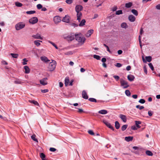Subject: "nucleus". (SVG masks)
<instances>
[{"label": "nucleus", "mask_w": 160, "mask_h": 160, "mask_svg": "<svg viewBox=\"0 0 160 160\" xmlns=\"http://www.w3.org/2000/svg\"><path fill=\"white\" fill-rule=\"evenodd\" d=\"M76 40L80 45H82L86 40L85 38L81 33L76 34L75 35Z\"/></svg>", "instance_id": "f257e3e1"}, {"label": "nucleus", "mask_w": 160, "mask_h": 160, "mask_svg": "<svg viewBox=\"0 0 160 160\" xmlns=\"http://www.w3.org/2000/svg\"><path fill=\"white\" fill-rule=\"evenodd\" d=\"M146 153L147 155L149 156H152L153 155V154L152 152L149 150L146 151Z\"/></svg>", "instance_id": "bb28decb"}, {"label": "nucleus", "mask_w": 160, "mask_h": 160, "mask_svg": "<svg viewBox=\"0 0 160 160\" xmlns=\"http://www.w3.org/2000/svg\"><path fill=\"white\" fill-rule=\"evenodd\" d=\"M73 0H67L66 2L68 4H70L72 2Z\"/></svg>", "instance_id": "6e6d98bb"}, {"label": "nucleus", "mask_w": 160, "mask_h": 160, "mask_svg": "<svg viewBox=\"0 0 160 160\" xmlns=\"http://www.w3.org/2000/svg\"><path fill=\"white\" fill-rule=\"evenodd\" d=\"M122 66V64L119 63H117L116 65V67L118 68L120 67H121Z\"/></svg>", "instance_id": "0e129e2a"}, {"label": "nucleus", "mask_w": 160, "mask_h": 160, "mask_svg": "<svg viewBox=\"0 0 160 160\" xmlns=\"http://www.w3.org/2000/svg\"><path fill=\"white\" fill-rule=\"evenodd\" d=\"M41 91L42 93H46L48 92V89L41 90Z\"/></svg>", "instance_id": "680f3d73"}, {"label": "nucleus", "mask_w": 160, "mask_h": 160, "mask_svg": "<svg viewBox=\"0 0 160 160\" xmlns=\"http://www.w3.org/2000/svg\"><path fill=\"white\" fill-rule=\"evenodd\" d=\"M125 93L127 96H130L131 95V93L128 90H127L125 91Z\"/></svg>", "instance_id": "f704fd0d"}, {"label": "nucleus", "mask_w": 160, "mask_h": 160, "mask_svg": "<svg viewBox=\"0 0 160 160\" xmlns=\"http://www.w3.org/2000/svg\"><path fill=\"white\" fill-rule=\"evenodd\" d=\"M93 29H90L88 30L85 34V36L87 37H89L93 33Z\"/></svg>", "instance_id": "9d476101"}, {"label": "nucleus", "mask_w": 160, "mask_h": 160, "mask_svg": "<svg viewBox=\"0 0 160 160\" xmlns=\"http://www.w3.org/2000/svg\"><path fill=\"white\" fill-rule=\"evenodd\" d=\"M88 132L90 135H94V132L92 130H88Z\"/></svg>", "instance_id": "09e8293b"}, {"label": "nucleus", "mask_w": 160, "mask_h": 160, "mask_svg": "<svg viewBox=\"0 0 160 160\" xmlns=\"http://www.w3.org/2000/svg\"><path fill=\"white\" fill-rule=\"evenodd\" d=\"M122 13V11L121 10H118L116 12L117 15H119Z\"/></svg>", "instance_id": "3c124183"}, {"label": "nucleus", "mask_w": 160, "mask_h": 160, "mask_svg": "<svg viewBox=\"0 0 160 160\" xmlns=\"http://www.w3.org/2000/svg\"><path fill=\"white\" fill-rule=\"evenodd\" d=\"M37 7L38 9H40L42 8V6L40 4H38L37 5Z\"/></svg>", "instance_id": "a18cd8bd"}, {"label": "nucleus", "mask_w": 160, "mask_h": 160, "mask_svg": "<svg viewBox=\"0 0 160 160\" xmlns=\"http://www.w3.org/2000/svg\"><path fill=\"white\" fill-rule=\"evenodd\" d=\"M83 8L82 7L81 5H77L75 7V10L77 12H80Z\"/></svg>", "instance_id": "1a4fd4ad"}, {"label": "nucleus", "mask_w": 160, "mask_h": 160, "mask_svg": "<svg viewBox=\"0 0 160 160\" xmlns=\"http://www.w3.org/2000/svg\"><path fill=\"white\" fill-rule=\"evenodd\" d=\"M15 5L16 6L18 7H21L22 5V3L18 2H16L15 3Z\"/></svg>", "instance_id": "c85d7f7f"}, {"label": "nucleus", "mask_w": 160, "mask_h": 160, "mask_svg": "<svg viewBox=\"0 0 160 160\" xmlns=\"http://www.w3.org/2000/svg\"><path fill=\"white\" fill-rule=\"evenodd\" d=\"M48 42L52 44L56 49H58V47L54 43L50 41H48Z\"/></svg>", "instance_id": "7c9ffc66"}, {"label": "nucleus", "mask_w": 160, "mask_h": 160, "mask_svg": "<svg viewBox=\"0 0 160 160\" xmlns=\"http://www.w3.org/2000/svg\"><path fill=\"white\" fill-rule=\"evenodd\" d=\"M52 62H50L48 66V70L50 71H53L55 68L56 63L55 61L52 60Z\"/></svg>", "instance_id": "f03ea898"}, {"label": "nucleus", "mask_w": 160, "mask_h": 160, "mask_svg": "<svg viewBox=\"0 0 160 160\" xmlns=\"http://www.w3.org/2000/svg\"><path fill=\"white\" fill-rule=\"evenodd\" d=\"M70 82L69 78L68 77H66L65 79V86H67L69 85Z\"/></svg>", "instance_id": "f3484780"}, {"label": "nucleus", "mask_w": 160, "mask_h": 160, "mask_svg": "<svg viewBox=\"0 0 160 160\" xmlns=\"http://www.w3.org/2000/svg\"><path fill=\"white\" fill-rule=\"evenodd\" d=\"M23 62H22V64L23 65H26L27 64V62L28 61L27 60L26 58H24L23 59Z\"/></svg>", "instance_id": "864d4df0"}, {"label": "nucleus", "mask_w": 160, "mask_h": 160, "mask_svg": "<svg viewBox=\"0 0 160 160\" xmlns=\"http://www.w3.org/2000/svg\"><path fill=\"white\" fill-rule=\"evenodd\" d=\"M14 83L17 84H20L22 83V82L19 80H16L14 81Z\"/></svg>", "instance_id": "79ce46f5"}, {"label": "nucleus", "mask_w": 160, "mask_h": 160, "mask_svg": "<svg viewBox=\"0 0 160 160\" xmlns=\"http://www.w3.org/2000/svg\"><path fill=\"white\" fill-rule=\"evenodd\" d=\"M122 52V50H119L118 51V54H119V55H120L121 54Z\"/></svg>", "instance_id": "774afa93"}, {"label": "nucleus", "mask_w": 160, "mask_h": 160, "mask_svg": "<svg viewBox=\"0 0 160 160\" xmlns=\"http://www.w3.org/2000/svg\"><path fill=\"white\" fill-rule=\"evenodd\" d=\"M38 21H29L30 23L34 24L37 23Z\"/></svg>", "instance_id": "c03bdc74"}, {"label": "nucleus", "mask_w": 160, "mask_h": 160, "mask_svg": "<svg viewBox=\"0 0 160 160\" xmlns=\"http://www.w3.org/2000/svg\"><path fill=\"white\" fill-rule=\"evenodd\" d=\"M82 98L85 99H88V98L87 93L84 90L82 92Z\"/></svg>", "instance_id": "ddd939ff"}, {"label": "nucleus", "mask_w": 160, "mask_h": 160, "mask_svg": "<svg viewBox=\"0 0 160 160\" xmlns=\"http://www.w3.org/2000/svg\"><path fill=\"white\" fill-rule=\"evenodd\" d=\"M131 129L133 130H136L137 129V128L135 126H132L131 127Z\"/></svg>", "instance_id": "69168bd1"}, {"label": "nucleus", "mask_w": 160, "mask_h": 160, "mask_svg": "<svg viewBox=\"0 0 160 160\" xmlns=\"http://www.w3.org/2000/svg\"><path fill=\"white\" fill-rule=\"evenodd\" d=\"M133 137H125V139L127 142H129L132 140Z\"/></svg>", "instance_id": "aec40b11"}, {"label": "nucleus", "mask_w": 160, "mask_h": 160, "mask_svg": "<svg viewBox=\"0 0 160 160\" xmlns=\"http://www.w3.org/2000/svg\"><path fill=\"white\" fill-rule=\"evenodd\" d=\"M115 127L117 129H118L120 127V124L119 122L117 121L115 122Z\"/></svg>", "instance_id": "b1692460"}, {"label": "nucleus", "mask_w": 160, "mask_h": 160, "mask_svg": "<svg viewBox=\"0 0 160 160\" xmlns=\"http://www.w3.org/2000/svg\"><path fill=\"white\" fill-rule=\"evenodd\" d=\"M29 102L30 103H33L35 105H37V106H39V105L38 103V102H37L36 101H35V100H29Z\"/></svg>", "instance_id": "4be33fe9"}, {"label": "nucleus", "mask_w": 160, "mask_h": 160, "mask_svg": "<svg viewBox=\"0 0 160 160\" xmlns=\"http://www.w3.org/2000/svg\"><path fill=\"white\" fill-rule=\"evenodd\" d=\"M138 102L140 103L143 104L145 102V101L144 99H141Z\"/></svg>", "instance_id": "8fccbe9b"}, {"label": "nucleus", "mask_w": 160, "mask_h": 160, "mask_svg": "<svg viewBox=\"0 0 160 160\" xmlns=\"http://www.w3.org/2000/svg\"><path fill=\"white\" fill-rule=\"evenodd\" d=\"M131 11L136 16L138 15V11L135 9H132Z\"/></svg>", "instance_id": "473e14b6"}, {"label": "nucleus", "mask_w": 160, "mask_h": 160, "mask_svg": "<svg viewBox=\"0 0 160 160\" xmlns=\"http://www.w3.org/2000/svg\"><path fill=\"white\" fill-rule=\"evenodd\" d=\"M119 118L122 120V121L125 122L127 121V118L126 116L124 115L121 114L119 116Z\"/></svg>", "instance_id": "9b49d317"}, {"label": "nucleus", "mask_w": 160, "mask_h": 160, "mask_svg": "<svg viewBox=\"0 0 160 160\" xmlns=\"http://www.w3.org/2000/svg\"><path fill=\"white\" fill-rule=\"evenodd\" d=\"M157 9L160 10V4H158L156 6Z\"/></svg>", "instance_id": "338daca9"}, {"label": "nucleus", "mask_w": 160, "mask_h": 160, "mask_svg": "<svg viewBox=\"0 0 160 160\" xmlns=\"http://www.w3.org/2000/svg\"><path fill=\"white\" fill-rule=\"evenodd\" d=\"M70 19V17L68 15H66L63 18L62 20H69Z\"/></svg>", "instance_id": "2f4dec72"}, {"label": "nucleus", "mask_w": 160, "mask_h": 160, "mask_svg": "<svg viewBox=\"0 0 160 160\" xmlns=\"http://www.w3.org/2000/svg\"><path fill=\"white\" fill-rule=\"evenodd\" d=\"M145 58L148 62H150L152 60V57L151 56H146L145 57Z\"/></svg>", "instance_id": "393cba45"}, {"label": "nucleus", "mask_w": 160, "mask_h": 160, "mask_svg": "<svg viewBox=\"0 0 160 160\" xmlns=\"http://www.w3.org/2000/svg\"><path fill=\"white\" fill-rule=\"evenodd\" d=\"M89 100L92 102H97L96 100L94 98H89Z\"/></svg>", "instance_id": "603ef678"}, {"label": "nucleus", "mask_w": 160, "mask_h": 160, "mask_svg": "<svg viewBox=\"0 0 160 160\" xmlns=\"http://www.w3.org/2000/svg\"><path fill=\"white\" fill-rule=\"evenodd\" d=\"M132 3L131 2H129L128 3H127L125 4V7L127 8H129L131 7L132 5Z\"/></svg>", "instance_id": "a878e982"}, {"label": "nucleus", "mask_w": 160, "mask_h": 160, "mask_svg": "<svg viewBox=\"0 0 160 160\" xmlns=\"http://www.w3.org/2000/svg\"><path fill=\"white\" fill-rule=\"evenodd\" d=\"M93 58L97 60H99L100 58V56L96 55H93Z\"/></svg>", "instance_id": "37998d69"}, {"label": "nucleus", "mask_w": 160, "mask_h": 160, "mask_svg": "<svg viewBox=\"0 0 160 160\" xmlns=\"http://www.w3.org/2000/svg\"><path fill=\"white\" fill-rule=\"evenodd\" d=\"M135 124L137 127L138 128H140L141 126L139 125L141 123V122L138 121H135Z\"/></svg>", "instance_id": "5701e85b"}, {"label": "nucleus", "mask_w": 160, "mask_h": 160, "mask_svg": "<svg viewBox=\"0 0 160 160\" xmlns=\"http://www.w3.org/2000/svg\"><path fill=\"white\" fill-rule=\"evenodd\" d=\"M75 38V36L73 34L69 35L66 37H64V38L68 41H72Z\"/></svg>", "instance_id": "39448f33"}, {"label": "nucleus", "mask_w": 160, "mask_h": 160, "mask_svg": "<svg viewBox=\"0 0 160 160\" xmlns=\"http://www.w3.org/2000/svg\"><path fill=\"white\" fill-rule=\"evenodd\" d=\"M40 157L42 159H45V155L43 153H41L40 154Z\"/></svg>", "instance_id": "58836bf2"}, {"label": "nucleus", "mask_w": 160, "mask_h": 160, "mask_svg": "<svg viewBox=\"0 0 160 160\" xmlns=\"http://www.w3.org/2000/svg\"><path fill=\"white\" fill-rule=\"evenodd\" d=\"M121 27L123 28H128V26L125 22H123L121 24Z\"/></svg>", "instance_id": "412c9836"}, {"label": "nucleus", "mask_w": 160, "mask_h": 160, "mask_svg": "<svg viewBox=\"0 0 160 160\" xmlns=\"http://www.w3.org/2000/svg\"><path fill=\"white\" fill-rule=\"evenodd\" d=\"M47 78H45L40 80V82L41 84L43 85H47Z\"/></svg>", "instance_id": "6e6552de"}, {"label": "nucleus", "mask_w": 160, "mask_h": 160, "mask_svg": "<svg viewBox=\"0 0 160 160\" xmlns=\"http://www.w3.org/2000/svg\"><path fill=\"white\" fill-rule=\"evenodd\" d=\"M32 37L34 39H40L41 40H42L43 39L41 35L38 33L36 34L33 35H32Z\"/></svg>", "instance_id": "423d86ee"}, {"label": "nucleus", "mask_w": 160, "mask_h": 160, "mask_svg": "<svg viewBox=\"0 0 160 160\" xmlns=\"http://www.w3.org/2000/svg\"><path fill=\"white\" fill-rule=\"evenodd\" d=\"M25 24L23 22H20L17 24L15 26L16 29L17 30H19L23 28L25 26Z\"/></svg>", "instance_id": "7ed1b4c3"}, {"label": "nucleus", "mask_w": 160, "mask_h": 160, "mask_svg": "<svg viewBox=\"0 0 160 160\" xmlns=\"http://www.w3.org/2000/svg\"><path fill=\"white\" fill-rule=\"evenodd\" d=\"M11 55L12 57L14 58H17L18 56V55L17 54H14L12 53L11 54Z\"/></svg>", "instance_id": "c9c22d12"}, {"label": "nucleus", "mask_w": 160, "mask_h": 160, "mask_svg": "<svg viewBox=\"0 0 160 160\" xmlns=\"http://www.w3.org/2000/svg\"><path fill=\"white\" fill-rule=\"evenodd\" d=\"M77 20H80L81 17L82 16V13L81 12H77Z\"/></svg>", "instance_id": "6ab92c4d"}, {"label": "nucleus", "mask_w": 160, "mask_h": 160, "mask_svg": "<svg viewBox=\"0 0 160 160\" xmlns=\"http://www.w3.org/2000/svg\"><path fill=\"white\" fill-rule=\"evenodd\" d=\"M153 113L152 111H149L148 112V114L149 116H151Z\"/></svg>", "instance_id": "5fc2aeb1"}, {"label": "nucleus", "mask_w": 160, "mask_h": 160, "mask_svg": "<svg viewBox=\"0 0 160 160\" xmlns=\"http://www.w3.org/2000/svg\"><path fill=\"white\" fill-rule=\"evenodd\" d=\"M139 43L140 44V46L141 47V48L142 46L141 45V39L140 35H139Z\"/></svg>", "instance_id": "e2e57ef3"}, {"label": "nucleus", "mask_w": 160, "mask_h": 160, "mask_svg": "<svg viewBox=\"0 0 160 160\" xmlns=\"http://www.w3.org/2000/svg\"><path fill=\"white\" fill-rule=\"evenodd\" d=\"M5 22L2 21H0V27H3L5 26Z\"/></svg>", "instance_id": "e433bc0d"}, {"label": "nucleus", "mask_w": 160, "mask_h": 160, "mask_svg": "<svg viewBox=\"0 0 160 160\" xmlns=\"http://www.w3.org/2000/svg\"><path fill=\"white\" fill-rule=\"evenodd\" d=\"M35 13V11L33 10V11H27L26 12V13L28 14H31L33 13Z\"/></svg>", "instance_id": "72a5a7b5"}, {"label": "nucleus", "mask_w": 160, "mask_h": 160, "mask_svg": "<svg viewBox=\"0 0 160 160\" xmlns=\"http://www.w3.org/2000/svg\"><path fill=\"white\" fill-rule=\"evenodd\" d=\"M41 60L45 62H47L50 61V60H48L47 57L45 56H42L40 58Z\"/></svg>", "instance_id": "f8f14e48"}, {"label": "nucleus", "mask_w": 160, "mask_h": 160, "mask_svg": "<svg viewBox=\"0 0 160 160\" xmlns=\"http://www.w3.org/2000/svg\"><path fill=\"white\" fill-rule=\"evenodd\" d=\"M24 68L25 69L24 72L25 73H28L30 72V69L28 66H24Z\"/></svg>", "instance_id": "2eb2a0df"}, {"label": "nucleus", "mask_w": 160, "mask_h": 160, "mask_svg": "<svg viewBox=\"0 0 160 160\" xmlns=\"http://www.w3.org/2000/svg\"><path fill=\"white\" fill-rule=\"evenodd\" d=\"M144 72L147 74L148 73L147 70L146 66H144L143 67Z\"/></svg>", "instance_id": "13d9d810"}, {"label": "nucleus", "mask_w": 160, "mask_h": 160, "mask_svg": "<svg viewBox=\"0 0 160 160\" xmlns=\"http://www.w3.org/2000/svg\"><path fill=\"white\" fill-rule=\"evenodd\" d=\"M129 20H135V18L133 15H130L128 17Z\"/></svg>", "instance_id": "cd10ccee"}, {"label": "nucleus", "mask_w": 160, "mask_h": 160, "mask_svg": "<svg viewBox=\"0 0 160 160\" xmlns=\"http://www.w3.org/2000/svg\"><path fill=\"white\" fill-rule=\"evenodd\" d=\"M114 78L117 80V81H118L119 80V77L118 76H116V75H114L113 76V77Z\"/></svg>", "instance_id": "052dcab7"}, {"label": "nucleus", "mask_w": 160, "mask_h": 160, "mask_svg": "<svg viewBox=\"0 0 160 160\" xmlns=\"http://www.w3.org/2000/svg\"><path fill=\"white\" fill-rule=\"evenodd\" d=\"M128 79L130 81H132L134 80L135 77L134 76L132 75H129L128 76Z\"/></svg>", "instance_id": "4468645a"}, {"label": "nucleus", "mask_w": 160, "mask_h": 160, "mask_svg": "<svg viewBox=\"0 0 160 160\" xmlns=\"http://www.w3.org/2000/svg\"><path fill=\"white\" fill-rule=\"evenodd\" d=\"M120 82L121 86L123 88H127L129 86L128 82L122 79H120Z\"/></svg>", "instance_id": "20e7f679"}, {"label": "nucleus", "mask_w": 160, "mask_h": 160, "mask_svg": "<svg viewBox=\"0 0 160 160\" xmlns=\"http://www.w3.org/2000/svg\"><path fill=\"white\" fill-rule=\"evenodd\" d=\"M103 122L108 128H110L112 130H114V129L113 127L112 126L111 124L108 122V121H106L105 120H103Z\"/></svg>", "instance_id": "0eeeda50"}, {"label": "nucleus", "mask_w": 160, "mask_h": 160, "mask_svg": "<svg viewBox=\"0 0 160 160\" xmlns=\"http://www.w3.org/2000/svg\"><path fill=\"white\" fill-rule=\"evenodd\" d=\"M98 112L102 114H106L108 113V111L106 110L103 109L99 111Z\"/></svg>", "instance_id": "dca6fc26"}, {"label": "nucleus", "mask_w": 160, "mask_h": 160, "mask_svg": "<svg viewBox=\"0 0 160 160\" xmlns=\"http://www.w3.org/2000/svg\"><path fill=\"white\" fill-rule=\"evenodd\" d=\"M42 42V41L37 40H35L34 41V44L36 46H39L40 45V43L39 42Z\"/></svg>", "instance_id": "a211bd4d"}, {"label": "nucleus", "mask_w": 160, "mask_h": 160, "mask_svg": "<svg viewBox=\"0 0 160 160\" xmlns=\"http://www.w3.org/2000/svg\"><path fill=\"white\" fill-rule=\"evenodd\" d=\"M136 108H139L140 110H141L144 108V107L142 106H140L139 105H137L136 106Z\"/></svg>", "instance_id": "49530a36"}, {"label": "nucleus", "mask_w": 160, "mask_h": 160, "mask_svg": "<svg viewBox=\"0 0 160 160\" xmlns=\"http://www.w3.org/2000/svg\"><path fill=\"white\" fill-rule=\"evenodd\" d=\"M36 135L34 134L31 137V138L34 141L37 142H38V140L36 138Z\"/></svg>", "instance_id": "c756f323"}, {"label": "nucleus", "mask_w": 160, "mask_h": 160, "mask_svg": "<svg viewBox=\"0 0 160 160\" xmlns=\"http://www.w3.org/2000/svg\"><path fill=\"white\" fill-rule=\"evenodd\" d=\"M86 22V21H81L80 22L79 26H82L85 24V23Z\"/></svg>", "instance_id": "a19ab883"}, {"label": "nucleus", "mask_w": 160, "mask_h": 160, "mask_svg": "<svg viewBox=\"0 0 160 160\" xmlns=\"http://www.w3.org/2000/svg\"><path fill=\"white\" fill-rule=\"evenodd\" d=\"M61 18L58 16H55L53 18V20H61Z\"/></svg>", "instance_id": "ea45409f"}, {"label": "nucleus", "mask_w": 160, "mask_h": 160, "mask_svg": "<svg viewBox=\"0 0 160 160\" xmlns=\"http://www.w3.org/2000/svg\"><path fill=\"white\" fill-rule=\"evenodd\" d=\"M128 125H123L121 128L122 130L123 131H124L126 129Z\"/></svg>", "instance_id": "4c0bfd02"}, {"label": "nucleus", "mask_w": 160, "mask_h": 160, "mask_svg": "<svg viewBox=\"0 0 160 160\" xmlns=\"http://www.w3.org/2000/svg\"><path fill=\"white\" fill-rule=\"evenodd\" d=\"M148 65L150 68L153 71L154 70V68L153 67V66L152 65V64L151 63H149L148 64Z\"/></svg>", "instance_id": "de8ad7c7"}, {"label": "nucleus", "mask_w": 160, "mask_h": 160, "mask_svg": "<svg viewBox=\"0 0 160 160\" xmlns=\"http://www.w3.org/2000/svg\"><path fill=\"white\" fill-rule=\"evenodd\" d=\"M73 54L72 51H69L65 53V54L66 55H71Z\"/></svg>", "instance_id": "4d7b16f0"}, {"label": "nucleus", "mask_w": 160, "mask_h": 160, "mask_svg": "<svg viewBox=\"0 0 160 160\" xmlns=\"http://www.w3.org/2000/svg\"><path fill=\"white\" fill-rule=\"evenodd\" d=\"M49 150L51 152H54L56 151V149L55 148H50Z\"/></svg>", "instance_id": "bf43d9fd"}]
</instances>
